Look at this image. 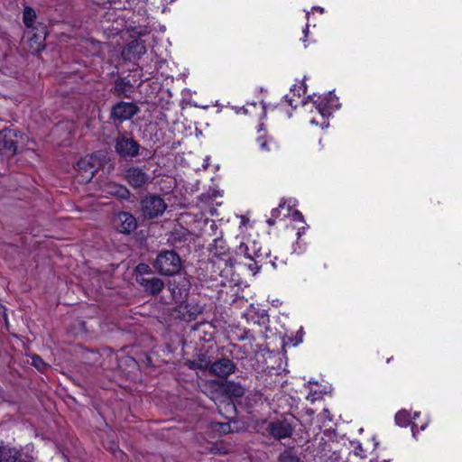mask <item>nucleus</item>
Wrapping results in <instances>:
<instances>
[{
  "instance_id": "obj_40",
  "label": "nucleus",
  "mask_w": 462,
  "mask_h": 462,
  "mask_svg": "<svg viewBox=\"0 0 462 462\" xmlns=\"http://www.w3.org/2000/svg\"><path fill=\"white\" fill-rule=\"evenodd\" d=\"M315 9H317L318 11H319L320 13H323L324 12V9L322 7H315Z\"/></svg>"
},
{
  "instance_id": "obj_13",
  "label": "nucleus",
  "mask_w": 462,
  "mask_h": 462,
  "mask_svg": "<svg viewBox=\"0 0 462 462\" xmlns=\"http://www.w3.org/2000/svg\"><path fill=\"white\" fill-rule=\"evenodd\" d=\"M125 179L133 188H141L149 180L147 173L138 167H130L126 170Z\"/></svg>"
},
{
  "instance_id": "obj_1",
  "label": "nucleus",
  "mask_w": 462,
  "mask_h": 462,
  "mask_svg": "<svg viewBox=\"0 0 462 462\" xmlns=\"http://www.w3.org/2000/svg\"><path fill=\"white\" fill-rule=\"evenodd\" d=\"M248 221L245 217H240L239 235L236 236V239H239V245L236 247V253L249 260L251 263L247 265L248 269L253 273H256L260 270L259 263L263 259V253L260 243L250 235L245 234Z\"/></svg>"
},
{
  "instance_id": "obj_44",
  "label": "nucleus",
  "mask_w": 462,
  "mask_h": 462,
  "mask_svg": "<svg viewBox=\"0 0 462 462\" xmlns=\"http://www.w3.org/2000/svg\"><path fill=\"white\" fill-rule=\"evenodd\" d=\"M245 113H248V108H244Z\"/></svg>"
},
{
  "instance_id": "obj_25",
  "label": "nucleus",
  "mask_w": 462,
  "mask_h": 462,
  "mask_svg": "<svg viewBox=\"0 0 462 462\" xmlns=\"http://www.w3.org/2000/svg\"><path fill=\"white\" fill-rule=\"evenodd\" d=\"M351 446L354 448V453L356 456L360 457H364L365 456L362 445L359 441H352Z\"/></svg>"
},
{
  "instance_id": "obj_32",
  "label": "nucleus",
  "mask_w": 462,
  "mask_h": 462,
  "mask_svg": "<svg viewBox=\"0 0 462 462\" xmlns=\"http://www.w3.org/2000/svg\"><path fill=\"white\" fill-rule=\"evenodd\" d=\"M260 106H261V109H262V116H266V106H265L264 103L261 102L260 103Z\"/></svg>"
},
{
  "instance_id": "obj_19",
  "label": "nucleus",
  "mask_w": 462,
  "mask_h": 462,
  "mask_svg": "<svg viewBox=\"0 0 462 462\" xmlns=\"http://www.w3.org/2000/svg\"><path fill=\"white\" fill-rule=\"evenodd\" d=\"M213 256L221 257L226 255L227 247L226 242L222 238H216L210 248Z\"/></svg>"
},
{
  "instance_id": "obj_29",
  "label": "nucleus",
  "mask_w": 462,
  "mask_h": 462,
  "mask_svg": "<svg viewBox=\"0 0 462 462\" xmlns=\"http://www.w3.org/2000/svg\"><path fill=\"white\" fill-rule=\"evenodd\" d=\"M148 265H145V264H139L137 267H136V270L140 273L142 272H144L148 269Z\"/></svg>"
},
{
  "instance_id": "obj_16",
  "label": "nucleus",
  "mask_w": 462,
  "mask_h": 462,
  "mask_svg": "<svg viewBox=\"0 0 462 462\" xmlns=\"http://www.w3.org/2000/svg\"><path fill=\"white\" fill-rule=\"evenodd\" d=\"M137 282L144 288V290L152 294H158L164 287L163 282L160 278L146 279L143 277L137 278Z\"/></svg>"
},
{
  "instance_id": "obj_37",
  "label": "nucleus",
  "mask_w": 462,
  "mask_h": 462,
  "mask_svg": "<svg viewBox=\"0 0 462 462\" xmlns=\"http://www.w3.org/2000/svg\"><path fill=\"white\" fill-rule=\"evenodd\" d=\"M310 124H311V125H319V122H318V121H316V119H314V118H313V119H311V120H310Z\"/></svg>"
},
{
  "instance_id": "obj_45",
  "label": "nucleus",
  "mask_w": 462,
  "mask_h": 462,
  "mask_svg": "<svg viewBox=\"0 0 462 462\" xmlns=\"http://www.w3.org/2000/svg\"><path fill=\"white\" fill-rule=\"evenodd\" d=\"M0 309L1 310H5L4 306L0 305Z\"/></svg>"
},
{
  "instance_id": "obj_11",
  "label": "nucleus",
  "mask_w": 462,
  "mask_h": 462,
  "mask_svg": "<svg viewBox=\"0 0 462 462\" xmlns=\"http://www.w3.org/2000/svg\"><path fill=\"white\" fill-rule=\"evenodd\" d=\"M116 229L125 234H129L136 228L135 217L128 212H120L114 218Z\"/></svg>"
},
{
  "instance_id": "obj_22",
  "label": "nucleus",
  "mask_w": 462,
  "mask_h": 462,
  "mask_svg": "<svg viewBox=\"0 0 462 462\" xmlns=\"http://www.w3.org/2000/svg\"><path fill=\"white\" fill-rule=\"evenodd\" d=\"M278 462H300V459L297 456L291 454V452L285 451L280 455Z\"/></svg>"
},
{
  "instance_id": "obj_33",
  "label": "nucleus",
  "mask_w": 462,
  "mask_h": 462,
  "mask_svg": "<svg viewBox=\"0 0 462 462\" xmlns=\"http://www.w3.org/2000/svg\"><path fill=\"white\" fill-rule=\"evenodd\" d=\"M275 223H276V219L272 216L267 219V224L269 226H273Z\"/></svg>"
},
{
  "instance_id": "obj_36",
  "label": "nucleus",
  "mask_w": 462,
  "mask_h": 462,
  "mask_svg": "<svg viewBox=\"0 0 462 462\" xmlns=\"http://www.w3.org/2000/svg\"><path fill=\"white\" fill-rule=\"evenodd\" d=\"M304 250V248H300V250L298 251L296 248L293 249V253H298V254H300L302 251Z\"/></svg>"
},
{
  "instance_id": "obj_42",
  "label": "nucleus",
  "mask_w": 462,
  "mask_h": 462,
  "mask_svg": "<svg viewBox=\"0 0 462 462\" xmlns=\"http://www.w3.org/2000/svg\"><path fill=\"white\" fill-rule=\"evenodd\" d=\"M40 50H41V45H39V46L35 49V51H39Z\"/></svg>"
},
{
  "instance_id": "obj_18",
  "label": "nucleus",
  "mask_w": 462,
  "mask_h": 462,
  "mask_svg": "<svg viewBox=\"0 0 462 462\" xmlns=\"http://www.w3.org/2000/svg\"><path fill=\"white\" fill-rule=\"evenodd\" d=\"M18 451L7 446L0 447V462H15Z\"/></svg>"
},
{
  "instance_id": "obj_39",
  "label": "nucleus",
  "mask_w": 462,
  "mask_h": 462,
  "mask_svg": "<svg viewBox=\"0 0 462 462\" xmlns=\"http://www.w3.org/2000/svg\"><path fill=\"white\" fill-rule=\"evenodd\" d=\"M419 416H420V412L419 411H416V412L413 413V419H416Z\"/></svg>"
},
{
  "instance_id": "obj_5",
  "label": "nucleus",
  "mask_w": 462,
  "mask_h": 462,
  "mask_svg": "<svg viewBox=\"0 0 462 462\" xmlns=\"http://www.w3.org/2000/svg\"><path fill=\"white\" fill-rule=\"evenodd\" d=\"M23 139V134L16 129H4L0 131V150L7 154L14 155L17 152V144Z\"/></svg>"
},
{
  "instance_id": "obj_3",
  "label": "nucleus",
  "mask_w": 462,
  "mask_h": 462,
  "mask_svg": "<svg viewBox=\"0 0 462 462\" xmlns=\"http://www.w3.org/2000/svg\"><path fill=\"white\" fill-rule=\"evenodd\" d=\"M105 158L106 154L102 152H97L81 158L77 163L78 170L81 173L79 181L88 182L91 180Z\"/></svg>"
},
{
  "instance_id": "obj_4",
  "label": "nucleus",
  "mask_w": 462,
  "mask_h": 462,
  "mask_svg": "<svg viewBox=\"0 0 462 462\" xmlns=\"http://www.w3.org/2000/svg\"><path fill=\"white\" fill-rule=\"evenodd\" d=\"M295 429L293 419L283 417L272 420L268 423L266 430L273 439L281 440L291 437Z\"/></svg>"
},
{
  "instance_id": "obj_2",
  "label": "nucleus",
  "mask_w": 462,
  "mask_h": 462,
  "mask_svg": "<svg viewBox=\"0 0 462 462\" xmlns=\"http://www.w3.org/2000/svg\"><path fill=\"white\" fill-rule=\"evenodd\" d=\"M154 267L162 275L172 276L180 273L182 262L177 253L171 250L162 251L154 262Z\"/></svg>"
},
{
  "instance_id": "obj_14",
  "label": "nucleus",
  "mask_w": 462,
  "mask_h": 462,
  "mask_svg": "<svg viewBox=\"0 0 462 462\" xmlns=\"http://www.w3.org/2000/svg\"><path fill=\"white\" fill-rule=\"evenodd\" d=\"M395 422L400 427H407L409 425L411 426V431L414 438H416V434L418 430H424L428 424L429 420L423 422L420 427L414 421L411 420L410 412L406 410L399 411L395 415Z\"/></svg>"
},
{
  "instance_id": "obj_31",
  "label": "nucleus",
  "mask_w": 462,
  "mask_h": 462,
  "mask_svg": "<svg viewBox=\"0 0 462 462\" xmlns=\"http://www.w3.org/2000/svg\"><path fill=\"white\" fill-rule=\"evenodd\" d=\"M305 229H306V226L298 228V232H297L298 239L301 236L302 234H304Z\"/></svg>"
},
{
  "instance_id": "obj_12",
  "label": "nucleus",
  "mask_w": 462,
  "mask_h": 462,
  "mask_svg": "<svg viewBox=\"0 0 462 462\" xmlns=\"http://www.w3.org/2000/svg\"><path fill=\"white\" fill-rule=\"evenodd\" d=\"M236 370L235 364L228 358H222L214 362L209 368V372L221 378H226Z\"/></svg>"
},
{
  "instance_id": "obj_9",
  "label": "nucleus",
  "mask_w": 462,
  "mask_h": 462,
  "mask_svg": "<svg viewBox=\"0 0 462 462\" xmlns=\"http://www.w3.org/2000/svg\"><path fill=\"white\" fill-rule=\"evenodd\" d=\"M138 110L136 105L132 102H119L113 106L111 117L114 120L124 122L130 120Z\"/></svg>"
},
{
  "instance_id": "obj_38",
  "label": "nucleus",
  "mask_w": 462,
  "mask_h": 462,
  "mask_svg": "<svg viewBox=\"0 0 462 462\" xmlns=\"http://www.w3.org/2000/svg\"><path fill=\"white\" fill-rule=\"evenodd\" d=\"M209 384L210 385H214V386L215 385H217V386L219 385L217 381H212V382L209 383Z\"/></svg>"
},
{
  "instance_id": "obj_15",
  "label": "nucleus",
  "mask_w": 462,
  "mask_h": 462,
  "mask_svg": "<svg viewBox=\"0 0 462 462\" xmlns=\"http://www.w3.org/2000/svg\"><path fill=\"white\" fill-rule=\"evenodd\" d=\"M306 93V86L301 82L299 86L294 85L290 91V94L285 96V100L292 107H297L299 104L307 106V100L300 99L302 94Z\"/></svg>"
},
{
  "instance_id": "obj_30",
  "label": "nucleus",
  "mask_w": 462,
  "mask_h": 462,
  "mask_svg": "<svg viewBox=\"0 0 462 462\" xmlns=\"http://www.w3.org/2000/svg\"><path fill=\"white\" fill-rule=\"evenodd\" d=\"M297 337H299V340L297 343H295L294 345H297L300 342H302V337H303V331H302V328L298 331L297 333Z\"/></svg>"
},
{
  "instance_id": "obj_34",
  "label": "nucleus",
  "mask_w": 462,
  "mask_h": 462,
  "mask_svg": "<svg viewBox=\"0 0 462 462\" xmlns=\"http://www.w3.org/2000/svg\"><path fill=\"white\" fill-rule=\"evenodd\" d=\"M308 32H309V24L307 23L303 30V33L305 34V36L308 34Z\"/></svg>"
},
{
  "instance_id": "obj_35",
  "label": "nucleus",
  "mask_w": 462,
  "mask_h": 462,
  "mask_svg": "<svg viewBox=\"0 0 462 462\" xmlns=\"http://www.w3.org/2000/svg\"><path fill=\"white\" fill-rule=\"evenodd\" d=\"M262 132H264L263 125V124H260V125H259V128H258V133H262Z\"/></svg>"
},
{
  "instance_id": "obj_21",
  "label": "nucleus",
  "mask_w": 462,
  "mask_h": 462,
  "mask_svg": "<svg viewBox=\"0 0 462 462\" xmlns=\"http://www.w3.org/2000/svg\"><path fill=\"white\" fill-rule=\"evenodd\" d=\"M35 17L34 10L30 7H25L23 12V23L27 27H32Z\"/></svg>"
},
{
  "instance_id": "obj_10",
  "label": "nucleus",
  "mask_w": 462,
  "mask_h": 462,
  "mask_svg": "<svg viewBox=\"0 0 462 462\" xmlns=\"http://www.w3.org/2000/svg\"><path fill=\"white\" fill-rule=\"evenodd\" d=\"M177 313L178 316L185 320V321H191L195 319L203 310V308L193 301H184L181 302L177 307Z\"/></svg>"
},
{
  "instance_id": "obj_43",
  "label": "nucleus",
  "mask_w": 462,
  "mask_h": 462,
  "mask_svg": "<svg viewBox=\"0 0 462 462\" xmlns=\"http://www.w3.org/2000/svg\"><path fill=\"white\" fill-rule=\"evenodd\" d=\"M256 105H257L256 103H252V104H250V106H254V107H255V106H256Z\"/></svg>"
},
{
  "instance_id": "obj_24",
  "label": "nucleus",
  "mask_w": 462,
  "mask_h": 462,
  "mask_svg": "<svg viewBox=\"0 0 462 462\" xmlns=\"http://www.w3.org/2000/svg\"><path fill=\"white\" fill-rule=\"evenodd\" d=\"M32 359L33 366H35L38 370L43 371L47 367V364L40 356H33Z\"/></svg>"
},
{
  "instance_id": "obj_28",
  "label": "nucleus",
  "mask_w": 462,
  "mask_h": 462,
  "mask_svg": "<svg viewBox=\"0 0 462 462\" xmlns=\"http://www.w3.org/2000/svg\"><path fill=\"white\" fill-rule=\"evenodd\" d=\"M216 426L219 428L223 433H226L230 430V426L226 423H217Z\"/></svg>"
},
{
  "instance_id": "obj_27",
  "label": "nucleus",
  "mask_w": 462,
  "mask_h": 462,
  "mask_svg": "<svg viewBox=\"0 0 462 462\" xmlns=\"http://www.w3.org/2000/svg\"><path fill=\"white\" fill-rule=\"evenodd\" d=\"M284 208H285V204L284 203H281L278 208H273L272 210L271 216L273 217L275 219H277V217L280 215V211L284 209Z\"/></svg>"
},
{
  "instance_id": "obj_20",
  "label": "nucleus",
  "mask_w": 462,
  "mask_h": 462,
  "mask_svg": "<svg viewBox=\"0 0 462 462\" xmlns=\"http://www.w3.org/2000/svg\"><path fill=\"white\" fill-rule=\"evenodd\" d=\"M256 142L263 152H270L272 145L275 144L272 138L265 135V134H259L256 138Z\"/></svg>"
},
{
  "instance_id": "obj_17",
  "label": "nucleus",
  "mask_w": 462,
  "mask_h": 462,
  "mask_svg": "<svg viewBox=\"0 0 462 462\" xmlns=\"http://www.w3.org/2000/svg\"><path fill=\"white\" fill-rule=\"evenodd\" d=\"M104 192L106 195L116 196L121 199H127L130 197V191L123 185L116 182H108L105 186Z\"/></svg>"
},
{
  "instance_id": "obj_41",
  "label": "nucleus",
  "mask_w": 462,
  "mask_h": 462,
  "mask_svg": "<svg viewBox=\"0 0 462 462\" xmlns=\"http://www.w3.org/2000/svg\"><path fill=\"white\" fill-rule=\"evenodd\" d=\"M328 123H326V122H323V123L321 124V126H322V127H328Z\"/></svg>"
},
{
  "instance_id": "obj_8",
  "label": "nucleus",
  "mask_w": 462,
  "mask_h": 462,
  "mask_svg": "<svg viewBox=\"0 0 462 462\" xmlns=\"http://www.w3.org/2000/svg\"><path fill=\"white\" fill-rule=\"evenodd\" d=\"M115 148L122 157H134L138 155L140 146L133 138L120 136L116 140Z\"/></svg>"
},
{
  "instance_id": "obj_26",
  "label": "nucleus",
  "mask_w": 462,
  "mask_h": 462,
  "mask_svg": "<svg viewBox=\"0 0 462 462\" xmlns=\"http://www.w3.org/2000/svg\"><path fill=\"white\" fill-rule=\"evenodd\" d=\"M228 391L235 396H242L244 394V388L239 384H230L228 386Z\"/></svg>"
},
{
  "instance_id": "obj_6",
  "label": "nucleus",
  "mask_w": 462,
  "mask_h": 462,
  "mask_svg": "<svg viewBox=\"0 0 462 462\" xmlns=\"http://www.w3.org/2000/svg\"><path fill=\"white\" fill-rule=\"evenodd\" d=\"M167 206L164 200L156 195H151L142 200V211L144 217H157L163 214Z\"/></svg>"
},
{
  "instance_id": "obj_7",
  "label": "nucleus",
  "mask_w": 462,
  "mask_h": 462,
  "mask_svg": "<svg viewBox=\"0 0 462 462\" xmlns=\"http://www.w3.org/2000/svg\"><path fill=\"white\" fill-rule=\"evenodd\" d=\"M314 106L322 118L328 117L332 112L338 109L340 106L338 98L331 92L324 97H319L314 102Z\"/></svg>"
},
{
  "instance_id": "obj_23",
  "label": "nucleus",
  "mask_w": 462,
  "mask_h": 462,
  "mask_svg": "<svg viewBox=\"0 0 462 462\" xmlns=\"http://www.w3.org/2000/svg\"><path fill=\"white\" fill-rule=\"evenodd\" d=\"M287 211H288V216L290 217H291V219L293 221L304 223V217H303V215L300 211L293 210L291 213L290 206L287 208Z\"/></svg>"
}]
</instances>
